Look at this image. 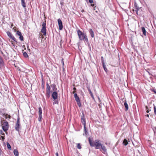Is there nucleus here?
I'll return each instance as SVG.
<instances>
[{
  "label": "nucleus",
  "mask_w": 156,
  "mask_h": 156,
  "mask_svg": "<svg viewBox=\"0 0 156 156\" xmlns=\"http://www.w3.org/2000/svg\"><path fill=\"white\" fill-rule=\"evenodd\" d=\"M58 24L60 30H62L63 28L62 21L60 19H58Z\"/></svg>",
  "instance_id": "obj_8"
},
{
  "label": "nucleus",
  "mask_w": 156,
  "mask_h": 156,
  "mask_svg": "<svg viewBox=\"0 0 156 156\" xmlns=\"http://www.w3.org/2000/svg\"><path fill=\"white\" fill-rule=\"evenodd\" d=\"M3 61L2 58L0 57V66L3 64Z\"/></svg>",
  "instance_id": "obj_25"
},
{
  "label": "nucleus",
  "mask_w": 156,
  "mask_h": 156,
  "mask_svg": "<svg viewBox=\"0 0 156 156\" xmlns=\"http://www.w3.org/2000/svg\"><path fill=\"white\" fill-rule=\"evenodd\" d=\"M23 55L25 57H27L28 56V55L26 52H24L23 53Z\"/></svg>",
  "instance_id": "obj_28"
},
{
  "label": "nucleus",
  "mask_w": 156,
  "mask_h": 156,
  "mask_svg": "<svg viewBox=\"0 0 156 156\" xmlns=\"http://www.w3.org/2000/svg\"><path fill=\"white\" fill-rule=\"evenodd\" d=\"M13 153L15 156H18L19 155V152L17 149H15L14 150Z\"/></svg>",
  "instance_id": "obj_15"
},
{
  "label": "nucleus",
  "mask_w": 156,
  "mask_h": 156,
  "mask_svg": "<svg viewBox=\"0 0 156 156\" xmlns=\"http://www.w3.org/2000/svg\"><path fill=\"white\" fill-rule=\"evenodd\" d=\"M22 5L23 7H25L26 4L25 2V0H21Z\"/></svg>",
  "instance_id": "obj_17"
},
{
  "label": "nucleus",
  "mask_w": 156,
  "mask_h": 156,
  "mask_svg": "<svg viewBox=\"0 0 156 156\" xmlns=\"http://www.w3.org/2000/svg\"><path fill=\"white\" fill-rule=\"evenodd\" d=\"M1 134L2 135H5V134L4 133H2V132L1 131Z\"/></svg>",
  "instance_id": "obj_36"
},
{
  "label": "nucleus",
  "mask_w": 156,
  "mask_h": 156,
  "mask_svg": "<svg viewBox=\"0 0 156 156\" xmlns=\"http://www.w3.org/2000/svg\"><path fill=\"white\" fill-rule=\"evenodd\" d=\"M81 122L84 125L85 130H86V121L85 118H84V115L83 113H82V115L81 116Z\"/></svg>",
  "instance_id": "obj_5"
},
{
  "label": "nucleus",
  "mask_w": 156,
  "mask_h": 156,
  "mask_svg": "<svg viewBox=\"0 0 156 156\" xmlns=\"http://www.w3.org/2000/svg\"><path fill=\"white\" fill-rule=\"evenodd\" d=\"M75 90H74V91H73V94H75Z\"/></svg>",
  "instance_id": "obj_43"
},
{
  "label": "nucleus",
  "mask_w": 156,
  "mask_h": 156,
  "mask_svg": "<svg viewBox=\"0 0 156 156\" xmlns=\"http://www.w3.org/2000/svg\"><path fill=\"white\" fill-rule=\"evenodd\" d=\"M89 2L90 3H92L93 2V0H89Z\"/></svg>",
  "instance_id": "obj_34"
},
{
  "label": "nucleus",
  "mask_w": 156,
  "mask_h": 156,
  "mask_svg": "<svg viewBox=\"0 0 156 156\" xmlns=\"http://www.w3.org/2000/svg\"><path fill=\"white\" fill-rule=\"evenodd\" d=\"M7 34L8 36L13 41H15L16 39L12 35L9 31L7 32Z\"/></svg>",
  "instance_id": "obj_7"
},
{
  "label": "nucleus",
  "mask_w": 156,
  "mask_h": 156,
  "mask_svg": "<svg viewBox=\"0 0 156 156\" xmlns=\"http://www.w3.org/2000/svg\"><path fill=\"white\" fill-rule=\"evenodd\" d=\"M0 137L1 138L0 139H2L3 140L5 139L4 137L2 136H1Z\"/></svg>",
  "instance_id": "obj_33"
},
{
  "label": "nucleus",
  "mask_w": 156,
  "mask_h": 156,
  "mask_svg": "<svg viewBox=\"0 0 156 156\" xmlns=\"http://www.w3.org/2000/svg\"><path fill=\"white\" fill-rule=\"evenodd\" d=\"M147 113H148V112H149V111H148V110H147Z\"/></svg>",
  "instance_id": "obj_42"
},
{
  "label": "nucleus",
  "mask_w": 156,
  "mask_h": 156,
  "mask_svg": "<svg viewBox=\"0 0 156 156\" xmlns=\"http://www.w3.org/2000/svg\"><path fill=\"white\" fill-rule=\"evenodd\" d=\"M154 110L155 115L156 114V107L154 105Z\"/></svg>",
  "instance_id": "obj_30"
},
{
  "label": "nucleus",
  "mask_w": 156,
  "mask_h": 156,
  "mask_svg": "<svg viewBox=\"0 0 156 156\" xmlns=\"http://www.w3.org/2000/svg\"><path fill=\"white\" fill-rule=\"evenodd\" d=\"M81 12H84V10H83V9L82 10V11H81Z\"/></svg>",
  "instance_id": "obj_39"
},
{
  "label": "nucleus",
  "mask_w": 156,
  "mask_h": 156,
  "mask_svg": "<svg viewBox=\"0 0 156 156\" xmlns=\"http://www.w3.org/2000/svg\"><path fill=\"white\" fill-rule=\"evenodd\" d=\"M46 22L45 21L44 22H43L42 24V28L41 30V32L43 33V34L45 36L46 34Z\"/></svg>",
  "instance_id": "obj_4"
},
{
  "label": "nucleus",
  "mask_w": 156,
  "mask_h": 156,
  "mask_svg": "<svg viewBox=\"0 0 156 156\" xmlns=\"http://www.w3.org/2000/svg\"><path fill=\"white\" fill-rule=\"evenodd\" d=\"M19 38L21 41H23V37L22 35H21L20 36H19Z\"/></svg>",
  "instance_id": "obj_24"
},
{
  "label": "nucleus",
  "mask_w": 156,
  "mask_h": 156,
  "mask_svg": "<svg viewBox=\"0 0 156 156\" xmlns=\"http://www.w3.org/2000/svg\"><path fill=\"white\" fill-rule=\"evenodd\" d=\"M142 32H143V34L144 35H146V30L145 29V28L144 27H142Z\"/></svg>",
  "instance_id": "obj_18"
},
{
  "label": "nucleus",
  "mask_w": 156,
  "mask_h": 156,
  "mask_svg": "<svg viewBox=\"0 0 156 156\" xmlns=\"http://www.w3.org/2000/svg\"><path fill=\"white\" fill-rule=\"evenodd\" d=\"M7 147L9 149H10L11 148V147L10 146V145L9 144V143H7Z\"/></svg>",
  "instance_id": "obj_27"
},
{
  "label": "nucleus",
  "mask_w": 156,
  "mask_h": 156,
  "mask_svg": "<svg viewBox=\"0 0 156 156\" xmlns=\"http://www.w3.org/2000/svg\"><path fill=\"white\" fill-rule=\"evenodd\" d=\"M76 101L77 102V104L80 107L81 106V104L80 102V99L78 96L75 98Z\"/></svg>",
  "instance_id": "obj_9"
},
{
  "label": "nucleus",
  "mask_w": 156,
  "mask_h": 156,
  "mask_svg": "<svg viewBox=\"0 0 156 156\" xmlns=\"http://www.w3.org/2000/svg\"><path fill=\"white\" fill-rule=\"evenodd\" d=\"M73 89L74 90H76V88L75 87H74L73 88Z\"/></svg>",
  "instance_id": "obj_40"
},
{
  "label": "nucleus",
  "mask_w": 156,
  "mask_h": 156,
  "mask_svg": "<svg viewBox=\"0 0 156 156\" xmlns=\"http://www.w3.org/2000/svg\"><path fill=\"white\" fill-rule=\"evenodd\" d=\"M98 99L99 100H100V98L99 97H98Z\"/></svg>",
  "instance_id": "obj_48"
},
{
  "label": "nucleus",
  "mask_w": 156,
  "mask_h": 156,
  "mask_svg": "<svg viewBox=\"0 0 156 156\" xmlns=\"http://www.w3.org/2000/svg\"><path fill=\"white\" fill-rule=\"evenodd\" d=\"M147 116L149 117V115H147Z\"/></svg>",
  "instance_id": "obj_47"
},
{
  "label": "nucleus",
  "mask_w": 156,
  "mask_h": 156,
  "mask_svg": "<svg viewBox=\"0 0 156 156\" xmlns=\"http://www.w3.org/2000/svg\"><path fill=\"white\" fill-rule=\"evenodd\" d=\"M4 116L5 118V119H7L8 118L10 119L11 118L10 116L7 114H4Z\"/></svg>",
  "instance_id": "obj_21"
},
{
  "label": "nucleus",
  "mask_w": 156,
  "mask_h": 156,
  "mask_svg": "<svg viewBox=\"0 0 156 156\" xmlns=\"http://www.w3.org/2000/svg\"><path fill=\"white\" fill-rule=\"evenodd\" d=\"M55 154L56 156H58V152L56 153Z\"/></svg>",
  "instance_id": "obj_37"
},
{
  "label": "nucleus",
  "mask_w": 156,
  "mask_h": 156,
  "mask_svg": "<svg viewBox=\"0 0 156 156\" xmlns=\"http://www.w3.org/2000/svg\"><path fill=\"white\" fill-rule=\"evenodd\" d=\"M19 120L20 119L18 118L17 119V122L15 127V129L18 131L19 130V129H20V123Z\"/></svg>",
  "instance_id": "obj_6"
},
{
  "label": "nucleus",
  "mask_w": 156,
  "mask_h": 156,
  "mask_svg": "<svg viewBox=\"0 0 156 156\" xmlns=\"http://www.w3.org/2000/svg\"><path fill=\"white\" fill-rule=\"evenodd\" d=\"M135 11L136 12V13L137 14H140V13L139 12H138L139 11L140 12V9L139 8H138L136 5V4H135Z\"/></svg>",
  "instance_id": "obj_11"
},
{
  "label": "nucleus",
  "mask_w": 156,
  "mask_h": 156,
  "mask_svg": "<svg viewBox=\"0 0 156 156\" xmlns=\"http://www.w3.org/2000/svg\"><path fill=\"white\" fill-rule=\"evenodd\" d=\"M92 37H94V33L92 29H90L89 31Z\"/></svg>",
  "instance_id": "obj_16"
},
{
  "label": "nucleus",
  "mask_w": 156,
  "mask_h": 156,
  "mask_svg": "<svg viewBox=\"0 0 156 156\" xmlns=\"http://www.w3.org/2000/svg\"><path fill=\"white\" fill-rule=\"evenodd\" d=\"M153 129L154 131V133H155V132H156V126H154L153 127Z\"/></svg>",
  "instance_id": "obj_32"
},
{
  "label": "nucleus",
  "mask_w": 156,
  "mask_h": 156,
  "mask_svg": "<svg viewBox=\"0 0 156 156\" xmlns=\"http://www.w3.org/2000/svg\"><path fill=\"white\" fill-rule=\"evenodd\" d=\"M11 42H12V44H13V43H12V41H11Z\"/></svg>",
  "instance_id": "obj_49"
},
{
  "label": "nucleus",
  "mask_w": 156,
  "mask_h": 156,
  "mask_svg": "<svg viewBox=\"0 0 156 156\" xmlns=\"http://www.w3.org/2000/svg\"><path fill=\"white\" fill-rule=\"evenodd\" d=\"M50 87L48 84H47V93L49 95L50 93Z\"/></svg>",
  "instance_id": "obj_12"
},
{
  "label": "nucleus",
  "mask_w": 156,
  "mask_h": 156,
  "mask_svg": "<svg viewBox=\"0 0 156 156\" xmlns=\"http://www.w3.org/2000/svg\"><path fill=\"white\" fill-rule=\"evenodd\" d=\"M52 96L53 99H56L57 98V93L56 92H54L52 94Z\"/></svg>",
  "instance_id": "obj_10"
},
{
  "label": "nucleus",
  "mask_w": 156,
  "mask_h": 156,
  "mask_svg": "<svg viewBox=\"0 0 156 156\" xmlns=\"http://www.w3.org/2000/svg\"><path fill=\"white\" fill-rule=\"evenodd\" d=\"M3 129L5 132L6 131L9 129V124L7 122L3 120L1 123Z\"/></svg>",
  "instance_id": "obj_3"
},
{
  "label": "nucleus",
  "mask_w": 156,
  "mask_h": 156,
  "mask_svg": "<svg viewBox=\"0 0 156 156\" xmlns=\"http://www.w3.org/2000/svg\"><path fill=\"white\" fill-rule=\"evenodd\" d=\"M42 119V115H39L38 120L39 121H41Z\"/></svg>",
  "instance_id": "obj_31"
},
{
  "label": "nucleus",
  "mask_w": 156,
  "mask_h": 156,
  "mask_svg": "<svg viewBox=\"0 0 156 156\" xmlns=\"http://www.w3.org/2000/svg\"><path fill=\"white\" fill-rule=\"evenodd\" d=\"M77 34L80 40H81L84 39L87 42L88 41V39L85 34L83 33L80 30H77Z\"/></svg>",
  "instance_id": "obj_2"
},
{
  "label": "nucleus",
  "mask_w": 156,
  "mask_h": 156,
  "mask_svg": "<svg viewBox=\"0 0 156 156\" xmlns=\"http://www.w3.org/2000/svg\"><path fill=\"white\" fill-rule=\"evenodd\" d=\"M1 150L0 149V155H1Z\"/></svg>",
  "instance_id": "obj_41"
},
{
  "label": "nucleus",
  "mask_w": 156,
  "mask_h": 156,
  "mask_svg": "<svg viewBox=\"0 0 156 156\" xmlns=\"http://www.w3.org/2000/svg\"><path fill=\"white\" fill-rule=\"evenodd\" d=\"M89 143L91 146H95L96 149H100L102 144H101L100 141L98 140H95V141L92 142L90 138H89Z\"/></svg>",
  "instance_id": "obj_1"
},
{
  "label": "nucleus",
  "mask_w": 156,
  "mask_h": 156,
  "mask_svg": "<svg viewBox=\"0 0 156 156\" xmlns=\"http://www.w3.org/2000/svg\"><path fill=\"white\" fill-rule=\"evenodd\" d=\"M103 67L104 68V69L105 70V71L107 72V69L106 68V66H105V64L104 63L103 61Z\"/></svg>",
  "instance_id": "obj_22"
},
{
  "label": "nucleus",
  "mask_w": 156,
  "mask_h": 156,
  "mask_svg": "<svg viewBox=\"0 0 156 156\" xmlns=\"http://www.w3.org/2000/svg\"><path fill=\"white\" fill-rule=\"evenodd\" d=\"M154 92L156 94V91H154Z\"/></svg>",
  "instance_id": "obj_44"
},
{
  "label": "nucleus",
  "mask_w": 156,
  "mask_h": 156,
  "mask_svg": "<svg viewBox=\"0 0 156 156\" xmlns=\"http://www.w3.org/2000/svg\"><path fill=\"white\" fill-rule=\"evenodd\" d=\"M77 147L79 149H80L81 148V146L80 144L79 143L77 144Z\"/></svg>",
  "instance_id": "obj_26"
},
{
  "label": "nucleus",
  "mask_w": 156,
  "mask_h": 156,
  "mask_svg": "<svg viewBox=\"0 0 156 156\" xmlns=\"http://www.w3.org/2000/svg\"><path fill=\"white\" fill-rule=\"evenodd\" d=\"M74 97H77V94L76 93H75L74 95Z\"/></svg>",
  "instance_id": "obj_35"
},
{
  "label": "nucleus",
  "mask_w": 156,
  "mask_h": 156,
  "mask_svg": "<svg viewBox=\"0 0 156 156\" xmlns=\"http://www.w3.org/2000/svg\"><path fill=\"white\" fill-rule=\"evenodd\" d=\"M13 26V25L12 24V25H11V26L12 27Z\"/></svg>",
  "instance_id": "obj_46"
},
{
  "label": "nucleus",
  "mask_w": 156,
  "mask_h": 156,
  "mask_svg": "<svg viewBox=\"0 0 156 156\" xmlns=\"http://www.w3.org/2000/svg\"><path fill=\"white\" fill-rule=\"evenodd\" d=\"M86 0L87 1V0Z\"/></svg>",
  "instance_id": "obj_50"
},
{
  "label": "nucleus",
  "mask_w": 156,
  "mask_h": 156,
  "mask_svg": "<svg viewBox=\"0 0 156 156\" xmlns=\"http://www.w3.org/2000/svg\"><path fill=\"white\" fill-rule=\"evenodd\" d=\"M62 63H63V65H64V62L62 61Z\"/></svg>",
  "instance_id": "obj_45"
},
{
  "label": "nucleus",
  "mask_w": 156,
  "mask_h": 156,
  "mask_svg": "<svg viewBox=\"0 0 156 156\" xmlns=\"http://www.w3.org/2000/svg\"><path fill=\"white\" fill-rule=\"evenodd\" d=\"M39 115H42V109L41 107H40L39 108Z\"/></svg>",
  "instance_id": "obj_20"
},
{
  "label": "nucleus",
  "mask_w": 156,
  "mask_h": 156,
  "mask_svg": "<svg viewBox=\"0 0 156 156\" xmlns=\"http://www.w3.org/2000/svg\"><path fill=\"white\" fill-rule=\"evenodd\" d=\"M16 34L20 36L22 35L21 33L19 31H18L16 32Z\"/></svg>",
  "instance_id": "obj_29"
},
{
  "label": "nucleus",
  "mask_w": 156,
  "mask_h": 156,
  "mask_svg": "<svg viewBox=\"0 0 156 156\" xmlns=\"http://www.w3.org/2000/svg\"><path fill=\"white\" fill-rule=\"evenodd\" d=\"M124 105L125 108V110L126 111L128 109V105L126 101H125Z\"/></svg>",
  "instance_id": "obj_14"
},
{
  "label": "nucleus",
  "mask_w": 156,
  "mask_h": 156,
  "mask_svg": "<svg viewBox=\"0 0 156 156\" xmlns=\"http://www.w3.org/2000/svg\"><path fill=\"white\" fill-rule=\"evenodd\" d=\"M88 91H89V93L90 94V95H91V97L92 98H94V96H93V93H92V92L91 90H90V89H88Z\"/></svg>",
  "instance_id": "obj_23"
},
{
  "label": "nucleus",
  "mask_w": 156,
  "mask_h": 156,
  "mask_svg": "<svg viewBox=\"0 0 156 156\" xmlns=\"http://www.w3.org/2000/svg\"><path fill=\"white\" fill-rule=\"evenodd\" d=\"M123 144L125 146L126 145L128 144V141L126 139H125L124 140Z\"/></svg>",
  "instance_id": "obj_19"
},
{
  "label": "nucleus",
  "mask_w": 156,
  "mask_h": 156,
  "mask_svg": "<svg viewBox=\"0 0 156 156\" xmlns=\"http://www.w3.org/2000/svg\"><path fill=\"white\" fill-rule=\"evenodd\" d=\"M91 6H94V4H92L91 5Z\"/></svg>",
  "instance_id": "obj_38"
},
{
  "label": "nucleus",
  "mask_w": 156,
  "mask_h": 156,
  "mask_svg": "<svg viewBox=\"0 0 156 156\" xmlns=\"http://www.w3.org/2000/svg\"><path fill=\"white\" fill-rule=\"evenodd\" d=\"M101 148L102 150L104 152H105L106 151L107 149L105 146L103 145L102 144L101 146Z\"/></svg>",
  "instance_id": "obj_13"
}]
</instances>
